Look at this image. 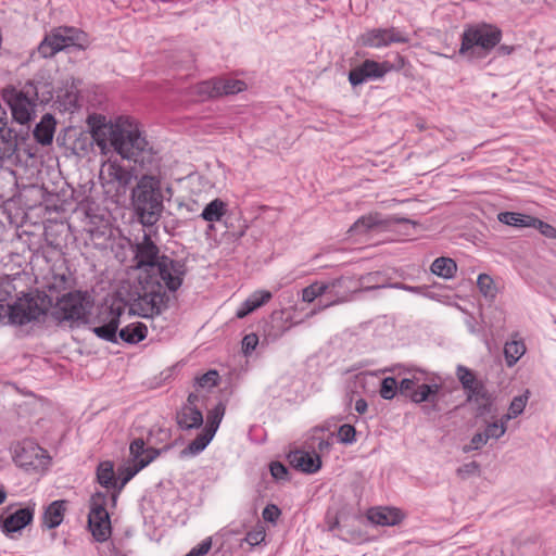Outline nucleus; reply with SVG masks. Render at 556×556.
Here are the masks:
<instances>
[{"mask_svg": "<svg viewBox=\"0 0 556 556\" xmlns=\"http://www.w3.org/2000/svg\"><path fill=\"white\" fill-rule=\"evenodd\" d=\"M144 467H147V462H141L139 465H132V463L127 460V463L118 469V479L121 484L117 488V492H119Z\"/></svg>", "mask_w": 556, "mask_h": 556, "instance_id": "35", "label": "nucleus"}, {"mask_svg": "<svg viewBox=\"0 0 556 556\" xmlns=\"http://www.w3.org/2000/svg\"><path fill=\"white\" fill-rule=\"evenodd\" d=\"M371 277H372V275L368 274L367 276L362 277V280H368L369 281Z\"/></svg>", "mask_w": 556, "mask_h": 556, "instance_id": "61", "label": "nucleus"}, {"mask_svg": "<svg viewBox=\"0 0 556 556\" xmlns=\"http://www.w3.org/2000/svg\"><path fill=\"white\" fill-rule=\"evenodd\" d=\"M81 33L74 27H58L46 36L39 45L38 52L43 58H51L59 51L76 46Z\"/></svg>", "mask_w": 556, "mask_h": 556, "instance_id": "10", "label": "nucleus"}, {"mask_svg": "<svg viewBox=\"0 0 556 556\" xmlns=\"http://www.w3.org/2000/svg\"><path fill=\"white\" fill-rule=\"evenodd\" d=\"M485 437L490 439H500L506 432V426L502 424H497L496 421L489 422L483 431Z\"/></svg>", "mask_w": 556, "mask_h": 556, "instance_id": "44", "label": "nucleus"}, {"mask_svg": "<svg viewBox=\"0 0 556 556\" xmlns=\"http://www.w3.org/2000/svg\"><path fill=\"white\" fill-rule=\"evenodd\" d=\"M399 383L394 377H386L381 381L380 396L384 400H392L396 395Z\"/></svg>", "mask_w": 556, "mask_h": 556, "instance_id": "41", "label": "nucleus"}, {"mask_svg": "<svg viewBox=\"0 0 556 556\" xmlns=\"http://www.w3.org/2000/svg\"><path fill=\"white\" fill-rule=\"evenodd\" d=\"M195 92L202 98H216L218 94L217 78L201 81L195 86Z\"/></svg>", "mask_w": 556, "mask_h": 556, "instance_id": "39", "label": "nucleus"}, {"mask_svg": "<svg viewBox=\"0 0 556 556\" xmlns=\"http://www.w3.org/2000/svg\"><path fill=\"white\" fill-rule=\"evenodd\" d=\"M290 465L303 472L314 473L320 469L321 460L316 453L294 451L288 455Z\"/></svg>", "mask_w": 556, "mask_h": 556, "instance_id": "16", "label": "nucleus"}, {"mask_svg": "<svg viewBox=\"0 0 556 556\" xmlns=\"http://www.w3.org/2000/svg\"><path fill=\"white\" fill-rule=\"evenodd\" d=\"M498 220L515 227H532L535 226V218L516 212H503L498 214Z\"/></svg>", "mask_w": 556, "mask_h": 556, "instance_id": "31", "label": "nucleus"}, {"mask_svg": "<svg viewBox=\"0 0 556 556\" xmlns=\"http://www.w3.org/2000/svg\"><path fill=\"white\" fill-rule=\"evenodd\" d=\"M88 124L91 137L102 154L113 148L122 159L134 162L141 170H146L140 174L131 199L142 225L152 226L159 220L163 210V194L153 150L139 123L128 116L106 121L104 116L98 115L90 116Z\"/></svg>", "mask_w": 556, "mask_h": 556, "instance_id": "1", "label": "nucleus"}, {"mask_svg": "<svg viewBox=\"0 0 556 556\" xmlns=\"http://www.w3.org/2000/svg\"><path fill=\"white\" fill-rule=\"evenodd\" d=\"M526 353V345L521 340H511L504 346V355L507 366H514Z\"/></svg>", "mask_w": 556, "mask_h": 556, "instance_id": "32", "label": "nucleus"}, {"mask_svg": "<svg viewBox=\"0 0 556 556\" xmlns=\"http://www.w3.org/2000/svg\"><path fill=\"white\" fill-rule=\"evenodd\" d=\"M479 470H480L479 464L477 462H470V463H467V464L460 466L456 472L460 478L465 479L469 476L479 473Z\"/></svg>", "mask_w": 556, "mask_h": 556, "instance_id": "51", "label": "nucleus"}, {"mask_svg": "<svg viewBox=\"0 0 556 556\" xmlns=\"http://www.w3.org/2000/svg\"><path fill=\"white\" fill-rule=\"evenodd\" d=\"M269 469L275 479H285L288 473L287 468L279 462L271 463Z\"/></svg>", "mask_w": 556, "mask_h": 556, "instance_id": "54", "label": "nucleus"}, {"mask_svg": "<svg viewBox=\"0 0 556 556\" xmlns=\"http://www.w3.org/2000/svg\"><path fill=\"white\" fill-rule=\"evenodd\" d=\"M404 372H407L410 376L403 378L401 380V382L399 383L400 391L403 393H406L408 391L413 392V390H415L414 387L417 383H419L420 381L427 380V378L425 377V372L419 369H414V370L407 369V370H404Z\"/></svg>", "mask_w": 556, "mask_h": 556, "instance_id": "36", "label": "nucleus"}, {"mask_svg": "<svg viewBox=\"0 0 556 556\" xmlns=\"http://www.w3.org/2000/svg\"><path fill=\"white\" fill-rule=\"evenodd\" d=\"M14 287L12 285L11 279L9 276H1L0 277V302L7 301L13 291Z\"/></svg>", "mask_w": 556, "mask_h": 556, "instance_id": "48", "label": "nucleus"}, {"mask_svg": "<svg viewBox=\"0 0 556 556\" xmlns=\"http://www.w3.org/2000/svg\"><path fill=\"white\" fill-rule=\"evenodd\" d=\"M396 60H397V66L395 68L396 70L403 68L405 65V59L402 55L397 54Z\"/></svg>", "mask_w": 556, "mask_h": 556, "instance_id": "58", "label": "nucleus"}, {"mask_svg": "<svg viewBox=\"0 0 556 556\" xmlns=\"http://www.w3.org/2000/svg\"><path fill=\"white\" fill-rule=\"evenodd\" d=\"M271 299V293L265 290H257L253 292L238 308L236 316L244 318L250 313L261 307Z\"/></svg>", "mask_w": 556, "mask_h": 556, "instance_id": "21", "label": "nucleus"}, {"mask_svg": "<svg viewBox=\"0 0 556 556\" xmlns=\"http://www.w3.org/2000/svg\"><path fill=\"white\" fill-rule=\"evenodd\" d=\"M88 314V303L85 295L77 292H70L58 300L52 309V315L59 321H79L84 320Z\"/></svg>", "mask_w": 556, "mask_h": 556, "instance_id": "9", "label": "nucleus"}, {"mask_svg": "<svg viewBox=\"0 0 556 556\" xmlns=\"http://www.w3.org/2000/svg\"><path fill=\"white\" fill-rule=\"evenodd\" d=\"M65 510L66 501L59 500L52 502L45 510L43 525L49 529L59 527L63 521Z\"/></svg>", "mask_w": 556, "mask_h": 556, "instance_id": "23", "label": "nucleus"}, {"mask_svg": "<svg viewBox=\"0 0 556 556\" xmlns=\"http://www.w3.org/2000/svg\"><path fill=\"white\" fill-rule=\"evenodd\" d=\"M34 513L35 510L31 507L17 509L1 520L2 531L9 534L22 530L33 521Z\"/></svg>", "mask_w": 556, "mask_h": 556, "instance_id": "17", "label": "nucleus"}, {"mask_svg": "<svg viewBox=\"0 0 556 556\" xmlns=\"http://www.w3.org/2000/svg\"><path fill=\"white\" fill-rule=\"evenodd\" d=\"M112 501H113V503H115V501H116V494H113V495H112Z\"/></svg>", "mask_w": 556, "mask_h": 556, "instance_id": "62", "label": "nucleus"}, {"mask_svg": "<svg viewBox=\"0 0 556 556\" xmlns=\"http://www.w3.org/2000/svg\"><path fill=\"white\" fill-rule=\"evenodd\" d=\"M47 308L45 299L25 295L18 298L12 305H0V324L26 325L43 316Z\"/></svg>", "mask_w": 556, "mask_h": 556, "instance_id": "5", "label": "nucleus"}, {"mask_svg": "<svg viewBox=\"0 0 556 556\" xmlns=\"http://www.w3.org/2000/svg\"><path fill=\"white\" fill-rule=\"evenodd\" d=\"M7 500V492L3 488H0V505L3 504Z\"/></svg>", "mask_w": 556, "mask_h": 556, "instance_id": "59", "label": "nucleus"}, {"mask_svg": "<svg viewBox=\"0 0 556 556\" xmlns=\"http://www.w3.org/2000/svg\"><path fill=\"white\" fill-rule=\"evenodd\" d=\"M456 377L465 391L466 401L476 405L477 415L489 414L493 405V396L484 382L477 377L473 370L464 365L456 367Z\"/></svg>", "mask_w": 556, "mask_h": 556, "instance_id": "6", "label": "nucleus"}, {"mask_svg": "<svg viewBox=\"0 0 556 556\" xmlns=\"http://www.w3.org/2000/svg\"><path fill=\"white\" fill-rule=\"evenodd\" d=\"M212 548V539L206 538L204 539L200 544L192 547L188 554L185 556H204L206 555Z\"/></svg>", "mask_w": 556, "mask_h": 556, "instance_id": "49", "label": "nucleus"}, {"mask_svg": "<svg viewBox=\"0 0 556 556\" xmlns=\"http://www.w3.org/2000/svg\"><path fill=\"white\" fill-rule=\"evenodd\" d=\"M139 176L137 169H128L117 160H106L100 169V181L106 194L112 198L125 195L132 179Z\"/></svg>", "mask_w": 556, "mask_h": 556, "instance_id": "7", "label": "nucleus"}, {"mask_svg": "<svg viewBox=\"0 0 556 556\" xmlns=\"http://www.w3.org/2000/svg\"><path fill=\"white\" fill-rule=\"evenodd\" d=\"M281 511L278 506L268 504L262 511L263 519L268 522L275 523L280 517Z\"/></svg>", "mask_w": 556, "mask_h": 556, "instance_id": "52", "label": "nucleus"}, {"mask_svg": "<svg viewBox=\"0 0 556 556\" xmlns=\"http://www.w3.org/2000/svg\"><path fill=\"white\" fill-rule=\"evenodd\" d=\"M527 396H515L508 408L510 416H514L515 418L518 417L523 412L527 404Z\"/></svg>", "mask_w": 556, "mask_h": 556, "instance_id": "47", "label": "nucleus"}, {"mask_svg": "<svg viewBox=\"0 0 556 556\" xmlns=\"http://www.w3.org/2000/svg\"><path fill=\"white\" fill-rule=\"evenodd\" d=\"M3 98L12 111L13 118L20 124H26L33 118L39 100L38 89L33 83L26 84L22 89H5ZM51 98L52 94L49 92L48 96H42L40 102H48Z\"/></svg>", "mask_w": 556, "mask_h": 556, "instance_id": "4", "label": "nucleus"}, {"mask_svg": "<svg viewBox=\"0 0 556 556\" xmlns=\"http://www.w3.org/2000/svg\"><path fill=\"white\" fill-rule=\"evenodd\" d=\"M135 260L138 268H146L147 276L139 278L140 291L130 311L144 318L160 315L168 301L164 286L173 292L180 288L185 264L166 255L160 256V250L149 235L137 243Z\"/></svg>", "mask_w": 556, "mask_h": 556, "instance_id": "2", "label": "nucleus"}, {"mask_svg": "<svg viewBox=\"0 0 556 556\" xmlns=\"http://www.w3.org/2000/svg\"><path fill=\"white\" fill-rule=\"evenodd\" d=\"M382 219L379 214H368L359 217L349 229V232L353 235H365L376 227L381 226Z\"/></svg>", "mask_w": 556, "mask_h": 556, "instance_id": "27", "label": "nucleus"}, {"mask_svg": "<svg viewBox=\"0 0 556 556\" xmlns=\"http://www.w3.org/2000/svg\"><path fill=\"white\" fill-rule=\"evenodd\" d=\"M532 227L539 229L540 232L547 238H556V228L547 223L535 218V226Z\"/></svg>", "mask_w": 556, "mask_h": 556, "instance_id": "53", "label": "nucleus"}, {"mask_svg": "<svg viewBox=\"0 0 556 556\" xmlns=\"http://www.w3.org/2000/svg\"><path fill=\"white\" fill-rule=\"evenodd\" d=\"M177 422L181 429L199 428L203 424L202 412L197 406L185 405L177 415Z\"/></svg>", "mask_w": 556, "mask_h": 556, "instance_id": "22", "label": "nucleus"}, {"mask_svg": "<svg viewBox=\"0 0 556 556\" xmlns=\"http://www.w3.org/2000/svg\"><path fill=\"white\" fill-rule=\"evenodd\" d=\"M393 70L394 65L388 61L377 62L374 60H366L361 65L350 71L349 81L353 86H358L367 80L381 78Z\"/></svg>", "mask_w": 556, "mask_h": 556, "instance_id": "14", "label": "nucleus"}, {"mask_svg": "<svg viewBox=\"0 0 556 556\" xmlns=\"http://www.w3.org/2000/svg\"><path fill=\"white\" fill-rule=\"evenodd\" d=\"M316 312L317 311H312L309 315L312 316V315L316 314Z\"/></svg>", "mask_w": 556, "mask_h": 556, "instance_id": "63", "label": "nucleus"}, {"mask_svg": "<svg viewBox=\"0 0 556 556\" xmlns=\"http://www.w3.org/2000/svg\"><path fill=\"white\" fill-rule=\"evenodd\" d=\"M12 457L14 463L25 469H37L47 463L45 450L31 440L17 442L12 446Z\"/></svg>", "mask_w": 556, "mask_h": 556, "instance_id": "12", "label": "nucleus"}, {"mask_svg": "<svg viewBox=\"0 0 556 556\" xmlns=\"http://www.w3.org/2000/svg\"><path fill=\"white\" fill-rule=\"evenodd\" d=\"M327 294V287L325 282H314L302 291V300L307 303H312L317 298Z\"/></svg>", "mask_w": 556, "mask_h": 556, "instance_id": "37", "label": "nucleus"}, {"mask_svg": "<svg viewBox=\"0 0 556 556\" xmlns=\"http://www.w3.org/2000/svg\"><path fill=\"white\" fill-rule=\"evenodd\" d=\"M356 430L352 425H342L338 430L339 441L343 444H352L355 442Z\"/></svg>", "mask_w": 556, "mask_h": 556, "instance_id": "42", "label": "nucleus"}, {"mask_svg": "<svg viewBox=\"0 0 556 556\" xmlns=\"http://www.w3.org/2000/svg\"><path fill=\"white\" fill-rule=\"evenodd\" d=\"M148 334V328L142 323H132L122 328L118 332L119 338L130 344H136Z\"/></svg>", "mask_w": 556, "mask_h": 556, "instance_id": "26", "label": "nucleus"}, {"mask_svg": "<svg viewBox=\"0 0 556 556\" xmlns=\"http://www.w3.org/2000/svg\"><path fill=\"white\" fill-rule=\"evenodd\" d=\"M258 344V337L255 333H249L242 339V352L244 355L251 354Z\"/></svg>", "mask_w": 556, "mask_h": 556, "instance_id": "50", "label": "nucleus"}, {"mask_svg": "<svg viewBox=\"0 0 556 556\" xmlns=\"http://www.w3.org/2000/svg\"><path fill=\"white\" fill-rule=\"evenodd\" d=\"M198 394L195 393H190L188 399H187V404L186 405H191V406H197V402H198Z\"/></svg>", "mask_w": 556, "mask_h": 556, "instance_id": "56", "label": "nucleus"}, {"mask_svg": "<svg viewBox=\"0 0 556 556\" xmlns=\"http://www.w3.org/2000/svg\"><path fill=\"white\" fill-rule=\"evenodd\" d=\"M367 518L378 526H394L402 520L403 516L396 508L376 507L368 510Z\"/></svg>", "mask_w": 556, "mask_h": 556, "instance_id": "19", "label": "nucleus"}, {"mask_svg": "<svg viewBox=\"0 0 556 556\" xmlns=\"http://www.w3.org/2000/svg\"><path fill=\"white\" fill-rule=\"evenodd\" d=\"M480 292L488 299H494L496 295V287L493 279L486 274H480L477 280Z\"/></svg>", "mask_w": 556, "mask_h": 556, "instance_id": "40", "label": "nucleus"}, {"mask_svg": "<svg viewBox=\"0 0 556 556\" xmlns=\"http://www.w3.org/2000/svg\"><path fill=\"white\" fill-rule=\"evenodd\" d=\"M124 313L122 305H111L105 307L99 315V319L102 323L101 326L93 327L92 332L100 339L108 342H117V329L119 326L121 316Z\"/></svg>", "mask_w": 556, "mask_h": 556, "instance_id": "13", "label": "nucleus"}, {"mask_svg": "<svg viewBox=\"0 0 556 556\" xmlns=\"http://www.w3.org/2000/svg\"><path fill=\"white\" fill-rule=\"evenodd\" d=\"M108 496L98 492L90 498V510L88 514V526L92 536L98 542H105L112 533L110 515L106 510Z\"/></svg>", "mask_w": 556, "mask_h": 556, "instance_id": "8", "label": "nucleus"}, {"mask_svg": "<svg viewBox=\"0 0 556 556\" xmlns=\"http://www.w3.org/2000/svg\"><path fill=\"white\" fill-rule=\"evenodd\" d=\"M226 406L222 402L218 403L213 409H211L207 414V424L205 429L207 430H214V433H216L219 424L222 422V419L225 415Z\"/></svg>", "mask_w": 556, "mask_h": 556, "instance_id": "38", "label": "nucleus"}, {"mask_svg": "<svg viewBox=\"0 0 556 556\" xmlns=\"http://www.w3.org/2000/svg\"><path fill=\"white\" fill-rule=\"evenodd\" d=\"M266 538V532L263 527H257L252 531L248 532L245 541L251 545L255 546L261 544Z\"/></svg>", "mask_w": 556, "mask_h": 556, "instance_id": "46", "label": "nucleus"}, {"mask_svg": "<svg viewBox=\"0 0 556 556\" xmlns=\"http://www.w3.org/2000/svg\"><path fill=\"white\" fill-rule=\"evenodd\" d=\"M214 435V430L204 429L200 434H198V437L192 442H190V444L187 446L186 450H184L182 453L191 455H197L201 453L212 441Z\"/></svg>", "mask_w": 556, "mask_h": 556, "instance_id": "34", "label": "nucleus"}, {"mask_svg": "<svg viewBox=\"0 0 556 556\" xmlns=\"http://www.w3.org/2000/svg\"><path fill=\"white\" fill-rule=\"evenodd\" d=\"M161 454V450L147 447L142 439H135L129 445V459L132 465L147 462V466Z\"/></svg>", "mask_w": 556, "mask_h": 556, "instance_id": "18", "label": "nucleus"}, {"mask_svg": "<svg viewBox=\"0 0 556 556\" xmlns=\"http://www.w3.org/2000/svg\"><path fill=\"white\" fill-rule=\"evenodd\" d=\"M440 390L441 384L439 383H421L410 392L409 396L410 400L417 404L422 402L435 403Z\"/></svg>", "mask_w": 556, "mask_h": 556, "instance_id": "25", "label": "nucleus"}, {"mask_svg": "<svg viewBox=\"0 0 556 556\" xmlns=\"http://www.w3.org/2000/svg\"><path fill=\"white\" fill-rule=\"evenodd\" d=\"M515 418L514 416H510V413L507 412V414L503 415L500 420H496L497 424H502L507 427V422Z\"/></svg>", "mask_w": 556, "mask_h": 556, "instance_id": "57", "label": "nucleus"}, {"mask_svg": "<svg viewBox=\"0 0 556 556\" xmlns=\"http://www.w3.org/2000/svg\"><path fill=\"white\" fill-rule=\"evenodd\" d=\"M227 203L220 199H214L205 205L201 217L208 223L219 222L227 213Z\"/></svg>", "mask_w": 556, "mask_h": 556, "instance_id": "30", "label": "nucleus"}, {"mask_svg": "<svg viewBox=\"0 0 556 556\" xmlns=\"http://www.w3.org/2000/svg\"><path fill=\"white\" fill-rule=\"evenodd\" d=\"M55 131V119L51 114H45L41 121L36 125L33 134L36 141L42 146L52 142Z\"/></svg>", "mask_w": 556, "mask_h": 556, "instance_id": "20", "label": "nucleus"}, {"mask_svg": "<svg viewBox=\"0 0 556 556\" xmlns=\"http://www.w3.org/2000/svg\"><path fill=\"white\" fill-rule=\"evenodd\" d=\"M217 86L219 97L237 94L247 88V84L243 80L223 77L217 78Z\"/></svg>", "mask_w": 556, "mask_h": 556, "instance_id": "33", "label": "nucleus"}, {"mask_svg": "<svg viewBox=\"0 0 556 556\" xmlns=\"http://www.w3.org/2000/svg\"><path fill=\"white\" fill-rule=\"evenodd\" d=\"M17 150L16 134L4 126L0 129V161L9 160Z\"/></svg>", "mask_w": 556, "mask_h": 556, "instance_id": "24", "label": "nucleus"}, {"mask_svg": "<svg viewBox=\"0 0 556 556\" xmlns=\"http://www.w3.org/2000/svg\"><path fill=\"white\" fill-rule=\"evenodd\" d=\"M325 285L327 287V294L333 298L329 304L324 306L328 307L330 305L350 301L352 299V294L357 292L361 287L364 286V281L355 280L352 277L342 276L327 281Z\"/></svg>", "mask_w": 556, "mask_h": 556, "instance_id": "15", "label": "nucleus"}, {"mask_svg": "<svg viewBox=\"0 0 556 556\" xmlns=\"http://www.w3.org/2000/svg\"><path fill=\"white\" fill-rule=\"evenodd\" d=\"M502 39V31L494 25L481 23L467 26L462 35L459 54L468 60L486 58Z\"/></svg>", "mask_w": 556, "mask_h": 556, "instance_id": "3", "label": "nucleus"}, {"mask_svg": "<svg viewBox=\"0 0 556 556\" xmlns=\"http://www.w3.org/2000/svg\"><path fill=\"white\" fill-rule=\"evenodd\" d=\"M367 407H368L367 402L364 399H358L355 402V410L358 414H364L367 410Z\"/></svg>", "mask_w": 556, "mask_h": 556, "instance_id": "55", "label": "nucleus"}, {"mask_svg": "<svg viewBox=\"0 0 556 556\" xmlns=\"http://www.w3.org/2000/svg\"><path fill=\"white\" fill-rule=\"evenodd\" d=\"M218 374L216 370H210L195 379L200 388H213L217 384Z\"/></svg>", "mask_w": 556, "mask_h": 556, "instance_id": "43", "label": "nucleus"}, {"mask_svg": "<svg viewBox=\"0 0 556 556\" xmlns=\"http://www.w3.org/2000/svg\"><path fill=\"white\" fill-rule=\"evenodd\" d=\"M409 37L396 27L372 28L363 33L358 42L363 47L380 49L392 43H406Z\"/></svg>", "mask_w": 556, "mask_h": 556, "instance_id": "11", "label": "nucleus"}, {"mask_svg": "<svg viewBox=\"0 0 556 556\" xmlns=\"http://www.w3.org/2000/svg\"><path fill=\"white\" fill-rule=\"evenodd\" d=\"M488 441L489 439L485 437L484 432H478L471 438L470 443L463 447V451L465 453H469L471 451L480 450L488 443Z\"/></svg>", "mask_w": 556, "mask_h": 556, "instance_id": "45", "label": "nucleus"}, {"mask_svg": "<svg viewBox=\"0 0 556 556\" xmlns=\"http://www.w3.org/2000/svg\"><path fill=\"white\" fill-rule=\"evenodd\" d=\"M431 273L444 279H451L457 271V264L451 257H438L431 264Z\"/></svg>", "mask_w": 556, "mask_h": 556, "instance_id": "28", "label": "nucleus"}, {"mask_svg": "<svg viewBox=\"0 0 556 556\" xmlns=\"http://www.w3.org/2000/svg\"><path fill=\"white\" fill-rule=\"evenodd\" d=\"M324 446H329V443H328V442H324V441H321V442L319 443V448H320V450H323V448H324Z\"/></svg>", "mask_w": 556, "mask_h": 556, "instance_id": "60", "label": "nucleus"}, {"mask_svg": "<svg viewBox=\"0 0 556 556\" xmlns=\"http://www.w3.org/2000/svg\"><path fill=\"white\" fill-rule=\"evenodd\" d=\"M98 482L108 490L116 489L117 479L115 477L114 465L110 460L101 462L97 468Z\"/></svg>", "mask_w": 556, "mask_h": 556, "instance_id": "29", "label": "nucleus"}]
</instances>
